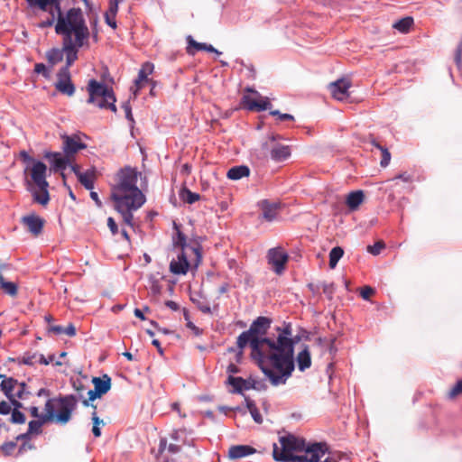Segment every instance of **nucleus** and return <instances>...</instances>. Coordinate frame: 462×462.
Masks as SVG:
<instances>
[{
  "label": "nucleus",
  "mask_w": 462,
  "mask_h": 462,
  "mask_svg": "<svg viewBox=\"0 0 462 462\" xmlns=\"http://www.w3.org/2000/svg\"><path fill=\"white\" fill-rule=\"evenodd\" d=\"M63 334H66L69 337H73L76 335V328L73 324H69L66 328H64Z\"/></svg>",
  "instance_id": "59"
},
{
  "label": "nucleus",
  "mask_w": 462,
  "mask_h": 462,
  "mask_svg": "<svg viewBox=\"0 0 462 462\" xmlns=\"http://www.w3.org/2000/svg\"><path fill=\"white\" fill-rule=\"evenodd\" d=\"M380 151L382 152V159H381L380 164L382 167H386L390 163L391 153L389 152L388 149L385 147H383Z\"/></svg>",
  "instance_id": "49"
},
{
  "label": "nucleus",
  "mask_w": 462,
  "mask_h": 462,
  "mask_svg": "<svg viewBox=\"0 0 462 462\" xmlns=\"http://www.w3.org/2000/svg\"><path fill=\"white\" fill-rule=\"evenodd\" d=\"M117 183L112 188L111 199L115 203L131 201L132 205L143 206L145 197L137 187V172L125 167L117 173Z\"/></svg>",
  "instance_id": "3"
},
{
  "label": "nucleus",
  "mask_w": 462,
  "mask_h": 462,
  "mask_svg": "<svg viewBox=\"0 0 462 462\" xmlns=\"http://www.w3.org/2000/svg\"><path fill=\"white\" fill-rule=\"evenodd\" d=\"M302 452L303 455H293L289 462H319L328 452V446L322 442L313 443L307 445Z\"/></svg>",
  "instance_id": "11"
},
{
  "label": "nucleus",
  "mask_w": 462,
  "mask_h": 462,
  "mask_svg": "<svg viewBox=\"0 0 462 462\" xmlns=\"http://www.w3.org/2000/svg\"><path fill=\"white\" fill-rule=\"evenodd\" d=\"M280 447L273 444V457L275 461L289 462L294 453L302 452L307 446L305 439L292 434L279 438Z\"/></svg>",
  "instance_id": "6"
},
{
  "label": "nucleus",
  "mask_w": 462,
  "mask_h": 462,
  "mask_svg": "<svg viewBox=\"0 0 462 462\" xmlns=\"http://www.w3.org/2000/svg\"><path fill=\"white\" fill-rule=\"evenodd\" d=\"M280 203L270 202L269 200H263L261 202V208L263 210V217L267 221H273L277 217L280 210Z\"/></svg>",
  "instance_id": "26"
},
{
  "label": "nucleus",
  "mask_w": 462,
  "mask_h": 462,
  "mask_svg": "<svg viewBox=\"0 0 462 462\" xmlns=\"http://www.w3.org/2000/svg\"><path fill=\"white\" fill-rule=\"evenodd\" d=\"M264 337H254L252 332L248 329L247 331L242 332L238 337H237V346L240 349H243L245 347V346L250 343V346L252 348V356L254 358H255L258 362V365L261 368V370L263 372V362L265 359H268V350H263L260 346L263 343H262L263 339Z\"/></svg>",
  "instance_id": "9"
},
{
  "label": "nucleus",
  "mask_w": 462,
  "mask_h": 462,
  "mask_svg": "<svg viewBox=\"0 0 462 462\" xmlns=\"http://www.w3.org/2000/svg\"><path fill=\"white\" fill-rule=\"evenodd\" d=\"M123 109L125 110V116L128 120L134 121L133 115H132V109L130 106L129 102H125L122 106Z\"/></svg>",
  "instance_id": "57"
},
{
  "label": "nucleus",
  "mask_w": 462,
  "mask_h": 462,
  "mask_svg": "<svg viewBox=\"0 0 462 462\" xmlns=\"http://www.w3.org/2000/svg\"><path fill=\"white\" fill-rule=\"evenodd\" d=\"M298 367L300 371H304L311 365L310 353L308 346H305L297 356Z\"/></svg>",
  "instance_id": "34"
},
{
  "label": "nucleus",
  "mask_w": 462,
  "mask_h": 462,
  "mask_svg": "<svg viewBox=\"0 0 462 462\" xmlns=\"http://www.w3.org/2000/svg\"><path fill=\"white\" fill-rule=\"evenodd\" d=\"M142 206L132 205L131 201L115 203L116 209L122 215L124 222L133 226V210L140 208Z\"/></svg>",
  "instance_id": "23"
},
{
  "label": "nucleus",
  "mask_w": 462,
  "mask_h": 462,
  "mask_svg": "<svg viewBox=\"0 0 462 462\" xmlns=\"http://www.w3.org/2000/svg\"><path fill=\"white\" fill-rule=\"evenodd\" d=\"M227 382L234 387L233 393H240L243 390L249 389V386H245V380L242 377L229 375Z\"/></svg>",
  "instance_id": "35"
},
{
  "label": "nucleus",
  "mask_w": 462,
  "mask_h": 462,
  "mask_svg": "<svg viewBox=\"0 0 462 462\" xmlns=\"http://www.w3.org/2000/svg\"><path fill=\"white\" fill-rule=\"evenodd\" d=\"M107 226L109 227V229L113 235L117 234V232H118L117 225H116L115 219L111 217L107 218Z\"/></svg>",
  "instance_id": "56"
},
{
  "label": "nucleus",
  "mask_w": 462,
  "mask_h": 462,
  "mask_svg": "<svg viewBox=\"0 0 462 462\" xmlns=\"http://www.w3.org/2000/svg\"><path fill=\"white\" fill-rule=\"evenodd\" d=\"M63 50L51 49L46 53V58L49 63L53 67L63 59Z\"/></svg>",
  "instance_id": "38"
},
{
  "label": "nucleus",
  "mask_w": 462,
  "mask_h": 462,
  "mask_svg": "<svg viewBox=\"0 0 462 462\" xmlns=\"http://www.w3.org/2000/svg\"><path fill=\"white\" fill-rule=\"evenodd\" d=\"M18 386V381L13 377L5 378L0 383V389L5 395L12 400L14 398V393Z\"/></svg>",
  "instance_id": "31"
},
{
  "label": "nucleus",
  "mask_w": 462,
  "mask_h": 462,
  "mask_svg": "<svg viewBox=\"0 0 462 462\" xmlns=\"http://www.w3.org/2000/svg\"><path fill=\"white\" fill-rule=\"evenodd\" d=\"M34 448V446L29 442H24L23 443L19 449H18V453L19 454H23L24 451H26L27 449H32Z\"/></svg>",
  "instance_id": "62"
},
{
  "label": "nucleus",
  "mask_w": 462,
  "mask_h": 462,
  "mask_svg": "<svg viewBox=\"0 0 462 462\" xmlns=\"http://www.w3.org/2000/svg\"><path fill=\"white\" fill-rule=\"evenodd\" d=\"M171 438L174 442L170 443L168 447H166V440L161 439L160 451H163L167 448L170 453L176 454L181 450L182 446H192L194 441L192 439L188 438L185 430H174L171 433Z\"/></svg>",
  "instance_id": "12"
},
{
  "label": "nucleus",
  "mask_w": 462,
  "mask_h": 462,
  "mask_svg": "<svg viewBox=\"0 0 462 462\" xmlns=\"http://www.w3.org/2000/svg\"><path fill=\"white\" fill-rule=\"evenodd\" d=\"M83 46L84 45H78V42L73 41L62 42V50L64 51L63 52L66 53V66L63 68L69 69V67L78 59L79 49Z\"/></svg>",
  "instance_id": "21"
},
{
  "label": "nucleus",
  "mask_w": 462,
  "mask_h": 462,
  "mask_svg": "<svg viewBox=\"0 0 462 462\" xmlns=\"http://www.w3.org/2000/svg\"><path fill=\"white\" fill-rule=\"evenodd\" d=\"M92 383L101 395L106 394L111 389V378L108 374H104L101 377H93Z\"/></svg>",
  "instance_id": "29"
},
{
  "label": "nucleus",
  "mask_w": 462,
  "mask_h": 462,
  "mask_svg": "<svg viewBox=\"0 0 462 462\" xmlns=\"http://www.w3.org/2000/svg\"><path fill=\"white\" fill-rule=\"evenodd\" d=\"M30 171L33 183L39 188V190L32 192L33 200L42 206L48 204L50 196L48 192L49 183L46 180L47 166L40 161L33 162L32 166H27L24 172Z\"/></svg>",
  "instance_id": "7"
},
{
  "label": "nucleus",
  "mask_w": 462,
  "mask_h": 462,
  "mask_svg": "<svg viewBox=\"0 0 462 462\" xmlns=\"http://www.w3.org/2000/svg\"><path fill=\"white\" fill-rule=\"evenodd\" d=\"M460 394H462V379L457 381V383L450 389L448 396L450 399H454Z\"/></svg>",
  "instance_id": "46"
},
{
  "label": "nucleus",
  "mask_w": 462,
  "mask_h": 462,
  "mask_svg": "<svg viewBox=\"0 0 462 462\" xmlns=\"http://www.w3.org/2000/svg\"><path fill=\"white\" fill-rule=\"evenodd\" d=\"M268 263L277 274H281L289 260V255L281 247L272 248L267 253Z\"/></svg>",
  "instance_id": "14"
},
{
  "label": "nucleus",
  "mask_w": 462,
  "mask_h": 462,
  "mask_svg": "<svg viewBox=\"0 0 462 462\" xmlns=\"http://www.w3.org/2000/svg\"><path fill=\"white\" fill-rule=\"evenodd\" d=\"M250 174V170L245 165H239L232 167L228 170L226 176L230 180H237L243 177H247Z\"/></svg>",
  "instance_id": "33"
},
{
  "label": "nucleus",
  "mask_w": 462,
  "mask_h": 462,
  "mask_svg": "<svg viewBox=\"0 0 462 462\" xmlns=\"http://www.w3.org/2000/svg\"><path fill=\"white\" fill-rule=\"evenodd\" d=\"M49 330L56 335L63 334L64 328L61 326H51Z\"/></svg>",
  "instance_id": "64"
},
{
  "label": "nucleus",
  "mask_w": 462,
  "mask_h": 462,
  "mask_svg": "<svg viewBox=\"0 0 462 462\" xmlns=\"http://www.w3.org/2000/svg\"><path fill=\"white\" fill-rule=\"evenodd\" d=\"M351 81L346 79H340L337 81L331 82L328 88L334 98L343 101L349 97L348 89L351 87Z\"/></svg>",
  "instance_id": "16"
},
{
  "label": "nucleus",
  "mask_w": 462,
  "mask_h": 462,
  "mask_svg": "<svg viewBox=\"0 0 462 462\" xmlns=\"http://www.w3.org/2000/svg\"><path fill=\"white\" fill-rule=\"evenodd\" d=\"M271 325V319L266 317H258L250 326V332L254 337L265 335Z\"/></svg>",
  "instance_id": "25"
},
{
  "label": "nucleus",
  "mask_w": 462,
  "mask_h": 462,
  "mask_svg": "<svg viewBox=\"0 0 462 462\" xmlns=\"http://www.w3.org/2000/svg\"><path fill=\"white\" fill-rule=\"evenodd\" d=\"M120 2L121 0H109V8L105 14L106 23L113 29L116 28L115 18L118 11V5Z\"/></svg>",
  "instance_id": "32"
},
{
  "label": "nucleus",
  "mask_w": 462,
  "mask_h": 462,
  "mask_svg": "<svg viewBox=\"0 0 462 462\" xmlns=\"http://www.w3.org/2000/svg\"><path fill=\"white\" fill-rule=\"evenodd\" d=\"M11 412V406L5 401L0 402V414L6 415Z\"/></svg>",
  "instance_id": "58"
},
{
  "label": "nucleus",
  "mask_w": 462,
  "mask_h": 462,
  "mask_svg": "<svg viewBox=\"0 0 462 462\" xmlns=\"http://www.w3.org/2000/svg\"><path fill=\"white\" fill-rule=\"evenodd\" d=\"M96 169H88L85 172H81L78 177L79 181L88 190L94 189V182L97 180Z\"/></svg>",
  "instance_id": "30"
},
{
  "label": "nucleus",
  "mask_w": 462,
  "mask_h": 462,
  "mask_svg": "<svg viewBox=\"0 0 462 462\" xmlns=\"http://www.w3.org/2000/svg\"><path fill=\"white\" fill-rule=\"evenodd\" d=\"M413 25V19L411 16L404 17L393 23V27L401 32H408Z\"/></svg>",
  "instance_id": "36"
},
{
  "label": "nucleus",
  "mask_w": 462,
  "mask_h": 462,
  "mask_svg": "<svg viewBox=\"0 0 462 462\" xmlns=\"http://www.w3.org/2000/svg\"><path fill=\"white\" fill-rule=\"evenodd\" d=\"M186 40H187V43H188L186 51L189 55L193 56L196 54V52L201 51L214 52L217 55L221 54V52L218 51L217 49H215L211 44L198 42L197 41H195L193 39V37L191 35H189Z\"/></svg>",
  "instance_id": "20"
},
{
  "label": "nucleus",
  "mask_w": 462,
  "mask_h": 462,
  "mask_svg": "<svg viewBox=\"0 0 462 462\" xmlns=\"http://www.w3.org/2000/svg\"><path fill=\"white\" fill-rule=\"evenodd\" d=\"M48 422L47 420H44L42 417L41 416L40 419L36 420H31L28 424V431L31 434H39L42 432V426Z\"/></svg>",
  "instance_id": "41"
},
{
  "label": "nucleus",
  "mask_w": 462,
  "mask_h": 462,
  "mask_svg": "<svg viewBox=\"0 0 462 462\" xmlns=\"http://www.w3.org/2000/svg\"><path fill=\"white\" fill-rule=\"evenodd\" d=\"M154 66L151 62H145L142 65L138 72V77L134 80V86L131 88L134 97L137 96L140 89L144 86L145 82L149 81L148 76L152 73Z\"/></svg>",
  "instance_id": "18"
},
{
  "label": "nucleus",
  "mask_w": 462,
  "mask_h": 462,
  "mask_svg": "<svg viewBox=\"0 0 462 462\" xmlns=\"http://www.w3.org/2000/svg\"><path fill=\"white\" fill-rule=\"evenodd\" d=\"M34 71L38 74H42L46 79L50 78V71L43 63H36L34 66Z\"/></svg>",
  "instance_id": "50"
},
{
  "label": "nucleus",
  "mask_w": 462,
  "mask_h": 462,
  "mask_svg": "<svg viewBox=\"0 0 462 462\" xmlns=\"http://www.w3.org/2000/svg\"><path fill=\"white\" fill-rule=\"evenodd\" d=\"M384 247L385 244L383 241H377L374 245L367 246V252L378 255Z\"/></svg>",
  "instance_id": "47"
},
{
  "label": "nucleus",
  "mask_w": 462,
  "mask_h": 462,
  "mask_svg": "<svg viewBox=\"0 0 462 462\" xmlns=\"http://www.w3.org/2000/svg\"><path fill=\"white\" fill-rule=\"evenodd\" d=\"M26 384L24 383H18V386L14 393V398L23 399L25 393Z\"/></svg>",
  "instance_id": "53"
},
{
  "label": "nucleus",
  "mask_w": 462,
  "mask_h": 462,
  "mask_svg": "<svg viewBox=\"0 0 462 462\" xmlns=\"http://www.w3.org/2000/svg\"><path fill=\"white\" fill-rule=\"evenodd\" d=\"M394 179H400L404 182H411L412 181V176L407 172H403L402 174H399Z\"/></svg>",
  "instance_id": "60"
},
{
  "label": "nucleus",
  "mask_w": 462,
  "mask_h": 462,
  "mask_svg": "<svg viewBox=\"0 0 462 462\" xmlns=\"http://www.w3.org/2000/svg\"><path fill=\"white\" fill-rule=\"evenodd\" d=\"M22 223L34 236H37L42 232L44 219L35 214H31L23 217Z\"/></svg>",
  "instance_id": "19"
},
{
  "label": "nucleus",
  "mask_w": 462,
  "mask_h": 462,
  "mask_svg": "<svg viewBox=\"0 0 462 462\" xmlns=\"http://www.w3.org/2000/svg\"><path fill=\"white\" fill-rule=\"evenodd\" d=\"M180 197L183 202L188 204H193L200 199L199 194L192 192L187 188L181 189Z\"/></svg>",
  "instance_id": "40"
},
{
  "label": "nucleus",
  "mask_w": 462,
  "mask_h": 462,
  "mask_svg": "<svg viewBox=\"0 0 462 462\" xmlns=\"http://www.w3.org/2000/svg\"><path fill=\"white\" fill-rule=\"evenodd\" d=\"M247 92H251L255 95V97L250 95H244L241 100L242 106L250 110L255 112H261L269 109L272 106L269 99L267 97H263L260 94L250 88H246Z\"/></svg>",
  "instance_id": "13"
},
{
  "label": "nucleus",
  "mask_w": 462,
  "mask_h": 462,
  "mask_svg": "<svg viewBox=\"0 0 462 462\" xmlns=\"http://www.w3.org/2000/svg\"><path fill=\"white\" fill-rule=\"evenodd\" d=\"M280 134H272L263 143V150L270 153V157L274 162H282L291 156V148L280 142Z\"/></svg>",
  "instance_id": "10"
},
{
  "label": "nucleus",
  "mask_w": 462,
  "mask_h": 462,
  "mask_svg": "<svg viewBox=\"0 0 462 462\" xmlns=\"http://www.w3.org/2000/svg\"><path fill=\"white\" fill-rule=\"evenodd\" d=\"M63 139V151L67 157H71L79 150L85 149L86 144L83 143L78 135H64Z\"/></svg>",
  "instance_id": "17"
},
{
  "label": "nucleus",
  "mask_w": 462,
  "mask_h": 462,
  "mask_svg": "<svg viewBox=\"0 0 462 462\" xmlns=\"http://www.w3.org/2000/svg\"><path fill=\"white\" fill-rule=\"evenodd\" d=\"M20 158H21V159L23 160V162H32V163H33V162H35V161L33 160V158H32V157H31V156L28 154V152H25V151H22V152H20Z\"/></svg>",
  "instance_id": "61"
},
{
  "label": "nucleus",
  "mask_w": 462,
  "mask_h": 462,
  "mask_svg": "<svg viewBox=\"0 0 462 462\" xmlns=\"http://www.w3.org/2000/svg\"><path fill=\"white\" fill-rule=\"evenodd\" d=\"M343 254L344 250L340 246H336L331 249L329 253V267L331 269H334L337 266L338 261L343 256Z\"/></svg>",
  "instance_id": "39"
},
{
  "label": "nucleus",
  "mask_w": 462,
  "mask_h": 462,
  "mask_svg": "<svg viewBox=\"0 0 462 462\" xmlns=\"http://www.w3.org/2000/svg\"><path fill=\"white\" fill-rule=\"evenodd\" d=\"M272 116H277L281 121L293 120L294 117L291 114H282L278 110H272L270 112Z\"/></svg>",
  "instance_id": "55"
},
{
  "label": "nucleus",
  "mask_w": 462,
  "mask_h": 462,
  "mask_svg": "<svg viewBox=\"0 0 462 462\" xmlns=\"http://www.w3.org/2000/svg\"><path fill=\"white\" fill-rule=\"evenodd\" d=\"M87 90L88 93L87 102L88 104H92L100 109H109L116 113V98L111 88L96 79H90Z\"/></svg>",
  "instance_id": "5"
},
{
  "label": "nucleus",
  "mask_w": 462,
  "mask_h": 462,
  "mask_svg": "<svg viewBox=\"0 0 462 462\" xmlns=\"http://www.w3.org/2000/svg\"><path fill=\"white\" fill-rule=\"evenodd\" d=\"M48 5H54L58 13L55 32L62 36V42L73 41L77 42L78 45L88 44L90 32L80 8H70L63 14L60 0L48 3Z\"/></svg>",
  "instance_id": "2"
},
{
  "label": "nucleus",
  "mask_w": 462,
  "mask_h": 462,
  "mask_svg": "<svg viewBox=\"0 0 462 462\" xmlns=\"http://www.w3.org/2000/svg\"><path fill=\"white\" fill-rule=\"evenodd\" d=\"M184 318L186 320H188L187 327L189 329H191L196 336H199L202 333V330L199 328H198L197 326H195L194 323H192L191 321L189 320V313L186 310H184Z\"/></svg>",
  "instance_id": "51"
},
{
  "label": "nucleus",
  "mask_w": 462,
  "mask_h": 462,
  "mask_svg": "<svg viewBox=\"0 0 462 462\" xmlns=\"http://www.w3.org/2000/svg\"><path fill=\"white\" fill-rule=\"evenodd\" d=\"M55 88L61 94L71 97L75 93V86L71 81L70 72L68 68H61L57 74Z\"/></svg>",
  "instance_id": "15"
},
{
  "label": "nucleus",
  "mask_w": 462,
  "mask_h": 462,
  "mask_svg": "<svg viewBox=\"0 0 462 462\" xmlns=\"http://www.w3.org/2000/svg\"><path fill=\"white\" fill-rule=\"evenodd\" d=\"M90 198L95 201L96 205L98 208L102 207V202L99 199L98 194L96 191L90 190Z\"/></svg>",
  "instance_id": "63"
},
{
  "label": "nucleus",
  "mask_w": 462,
  "mask_h": 462,
  "mask_svg": "<svg viewBox=\"0 0 462 462\" xmlns=\"http://www.w3.org/2000/svg\"><path fill=\"white\" fill-rule=\"evenodd\" d=\"M16 447H17L16 441H8V442H5L1 446V450L5 456H10L13 454V452L14 451Z\"/></svg>",
  "instance_id": "44"
},
{
  "label": "nucleus",
  "mask_w": 462,
  "mask_h": 462,
  "mask_svg": "<svg viewBox=\"0 0 462 462\" xmlns=\"http://www.w3.org/2000/svg\"><path fill=\"white\" fill-rule=\"evenodd\" d=\"M25 415L17 409L12 411L11 421L16 424H23L25 422Z\"/></svg>",
  "instance_id": "43"
},
{
  "label": "nucleus",
  "mask_w": 462,
  "mask_h": 462,
  "mask_svg": "<svg viewBox=\"0 0 462 462\" xmlns=\"http://www.w3.org/2000/svg\"><path fill=\"white\" fill-rule=\"evenodd\" d=\"M277 340L264 337L260 346L268 350V359L263 362V374L274 386L284 384L294 370V341L291 337L292 328L290 324L277 328Z\"/></svg>",
  "instance_id": "1"
},
{
  "label": "nucleus",
  "mask_w": 462,
  "mask_h": 462,
  "mask_svg": "<svg viewBox=\"0 0 462 462\" xmlns=\"http://www.w3.org/2000/svg\"><path fill=\"white\" fill-rule=\"evenodd\" d=\"M201 246L190 247V253L181 252L177 260H171L170 271L173 274H186L189 268H198L202 260Z\"/></svg>",
  "instance_id": "8"
},
{
  "label": "nucleus",
  "mask_w": 462,
  "mask_h": 462,
  "mask_svg": "<svg viewBox=\"0 0 462 462\" xmlns=\"http://www.w3.org/2000/svg\"><path fill=\"white\" fill-rule=\"evenodd\" d=\"M365 194L362 189L349 192L346 196V205L349 211L354 212L359 209L360 206L365 202Z\"/></svg>",
  "instance_id": "22"
},
{
  "label": "nucleus",
  "mask_w": 462,
  "mask_h": 462,
  "mask_svg": "<svg viewBox=\"0 0 462 462\" xmlns=\"http://www.w3.org/2000/svg\"><path fill=\"white\" fill-rule=\"evenodd\" d=\"M247 408L254 419V420L257 423H262L263 419L259 412V410L257 409L255 403L253 401L246 400Z\"/></svg>",
  "instance_id": "42"
},
{
  "label": "nucleus",
  "mask_w": 462,
  "mask_h": 462,
  "mask_svg": "<svg viewBox=\"0 0 462 462\" xmlns=\"http://www.w3.org/2000/svg\"><path fill=\"white\" fill-rule=\"evenodd\" d=\"M7 268V265H0V289L5 294L15 297L18 293V287L16 283L8 282L4 276L3 271Z\"/></svg>",
  "instance_id": "27"
},
{
  "label": "nucleus",
  "mask_w": 462,
  "mask_h": 462,
  "mask_svg": "<svg viewBox=\"0 0 462 462\" xmlns=\"http://www.w3.org/2000/svg\"><path fill=\"white\" fill-rule=\"evenodd\" d=\"M88 398L83 400L82 403L84 406L88 407L89 405V402L95 401L97 398H100L102 395L94 388V390H89L88 392Z\"/></svg>",
  "instance_id": "48"
},
{
  "label": "nucleus",
  "mask_w": 462,
  "mask_h": 462,
  "mask_svg": "<svg viewBox=\"0 0 462 462\" xmlns=\"http://www.w3.org/2000/svg\"><path fill=\"white\" fill-rule=\"evenodd\" d=\"M174 245L176 246H180L181 248V252H187V253H190V247H195L197 245H199V244H196L193 245H188L187 241H186L185 235L182 232H180L179 229H177V237L174 240Z\"/></svg>",
  "instance_id": "37"
},
{
  "label": "nucleus",
  "mask_w": 462,
  "mask_h": 462,
  "mask_svg": "<svg viewBox=\"0 0 462 462\" xmlns=\"http://www.w3.org/2000/svg\"><path fill=\"white\" fill-rule=\"evenodd\" d=\"M256 453V449L249 445H234L228 449L227 457L230 459H240Z\"/></svg>",
  "instance_id": "24"
},
{
  "label": "nucleus",
  "mask_w": 462,
  "mask_h": 462,
  "mask_svg": "<svg viewBox=\"0 0 462 462\" xmlns=\"http://www.w3.org/2000/svg\"><path fill=\"white\" fill-rule=\"evenodd\" d=\"M45 157L51 160L54 171L64 170L70 161V157L62 156L60 152H48Z\"/></svg>",
  "instance_id": "28"
},
{
  "label": "nucleus",
  "mask_w": 462,
  "mask_h": 462,
  "mask_svg": "<svg viewBox=\"0 0 462 462\" xmlns=\"http://www.w3.org/2000/svg\"><path fill=\"white\" fill-rule=\"evenodd\" d=\"M77 402L76 396L72 394L49 399L45 403V413L42 414V417L47 421L56 420L66 424L77 407Z\"/></svg>",
  "instance_id": "4"
},
{
  "label": "nucleus",
  "mask_w": 462,
  "mask_h": 462,
  "mask_svg": "<svg viewBox=\"0 0 462 462\" xmlns=\"http://www.w3.org/2000/svg\"><path fill=\"white\" fill-rule=\"evenodd\" d=\"M322 290H323V292L324 294L327 295V297L331 300L332 299V296L335 292V285L334 283H323L322 284Z\"/></svg>",
  "instance_id": "52"
},
{
  "label": "nucleus",
  "mask_w": 462,
  "mask_h": 462,
  "mask_svg": "<svg viewBox=\"0 0 462 462\" xmlns=\"http://www.w3.org/2000/svg\"><path fill=\"white\" fill-rule=\"evenodd\" d=\"M38 356H39V355L36 353H34V354L26 353L23 356L21 363H23L24 365H32L33 364L38 363Z\"/></svg>",
  "instance_id": "45"
},
{
  "label": "nucleus",
  "mask_w": 462,
  "mask_h": 462,
  "mask_svg": "<svg viewBox=\"0 0 462 462\" xmlns=\"http://www.w3.org/2000/svg\"><path fill=\"white\" fill-rule=\"evenodd\" d=\"M374 294V290L370 286H365L361 289L360 295L364 300H368Z\"/></svg>",
  "instance_id": "54"
}]
</instances>
